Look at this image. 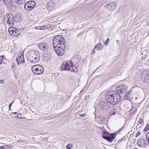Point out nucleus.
<instances>
[{"mask_svg": "<svg viewBox=\"0 0 149 149\" xmlns=\"http://www.w3.org/2000/svg\"><path fill=\"white\" fill-rule=\"evenodd\" d=\"M53 44L55 51L59 56L63 55L64 53L65 48V41L63 36H57L53 38Z\"/></svg>", "mask_w": 149, "mask_h": 149, "instance_id": "f257e3e1", "label": "nucleus"}, {"mask_svg": "<svg viewBox=\"0 0 149 149\" xmlns=\"http://www.w3.org/2000/svg\"><path fill=\"white\" fill-rule=\"evenodd\" d=\"M105 98L108 103L113 105L116 104L120 102L122 97L119 93H116V92L110 91L107 92Z\"/></svg>", "mask_w": 149, "mask_h": 149, "instance_id": "f03ea898", "label": "nucleus"}, {"mask_svg": "<svg viewBox=\"0 0 149 149\" xmlns=\"http://www.w3.org/2000/svg\"><path fill=\"white\" fill-rule=\"evenodd\" d=\"M102 138L108 141L109 142H111L115 139V136L116 135V133L109 134L108 132L103 131L102 132Z\"/></svg>", "mask_w": 149, "mask_h": 149, "instance_id": "7ed1b4c3", "label": "nucleus"}, {"mask_svg": "<svg viewBox=\"0 0 149 149\" xmlns=\"http://www.w3.org/2000/svg\"><path fill=\"white\" fill-rule=\"evenodd\" d=\"M4 19L5 22H6L8 25L11 26L13 25L14 19L13 16L11 13H9L6 15Z\"/></svg>", "mask_w": 149, "mask_h": 149, "instance_id": "20e7f679", "label": "nucleus"}, {"mask_svg": "<svg viewBox=\"0 0 149 149\" xmlns=\"http://www.w3.org/2000/svg\"><path fill=\"white\" fill-rule=\"evenodd\" d=\"M31 70L35 74H40L42 73L44 71L43 67L40 65H36L32 66Z\"/></svg>", "mask_w": 149, "mask_h": 149, "instance_id": "39448f33", "label": "nucleus"}, {"mask_svg": "<svg viewBox=\"0 0 149 149\" xmlns=\"http://www.w3.org/2000/svg\"><path fill=\"white\" fill-rule=\"evenodd\" d=\"M36 3L33 1H29L26 2L24 5V8L28 11H31L35 7Z\"/></svg>", "mask_w": 149, "mask_h": 149, "instance_id": "423d86ee", "label": "nucleus"}, {"mask_svg": "<svg viewBox=\"0 0 149 149\" xmlns=\"http://www.w3.org/2000/svg\"><path fill=\"white\" fill-rule=\"evenodd\" d=\"M40 60V56L39 53L36 51H35L33 56L31 58L30 62L31 63H37Z\"/></svg>", "mask_w": 149, "mask_h": 149, "instance_id": "0eeeda50", "label": "nucleus"}, {"mask_svg": "<svg viewBox=\"0 0 149 149\" xmlns=\"http://www.w3.org/2000/svg\"><path fill=\"white\" fill-rule=\"evenodd\" d=\"M127 87L124 85H120L119 86H117L116 88V90L117 93H124L127 91Z\"/></svg>", "mask_w": 149, "mask_h": 149, "instance_id": "6e6552de", "label": "nucleus"}, {"mask_svg": "<svg viewBox=\"0 0 149 149\" xmlns=\"http://www.w3.org/2000/svg\"><path fill=\"white\" fill-rule=\"evenodd\" d=\"M116 3L115 2H111L106 5L104 8L106 9L109 10H113L115 9Z\"/></svg>", "mask_w": 149, "mask_h": 149, "instance_id": "1a4fd4ad", "label": "nucleus"}, {"mask_svg": "<svg viewBox=\"0 0 149 149\" xmlns=\"http://www.w3.org/2000/svg\"><path fill=\"white\" fill-rule=\"evenodd\" d=\"M71 63L73 64L72 62L71 61L63 62L61 66V69L64 70H68V69H69V67L70 66V65L69 64L70 63L71 65Z\"/></svg>", "mask_w": 149, "mask_h": 149, "instance_id": "9d476101", "label": "nucleus"}, {"mask_svg": "<svg viewBox=\"0 0 149 149\" xmlns=\"http://www.w3.org/2000/svg\"><path fill=\"white\" fill-rule=\"evenodd\" d=\"M16 61L18 64H22L24 62L23 53L19 54L17 57Z\"/></svg>", "mask_w": 149, "mask_h": 149, "instance_id": "9b49d317", "label": "nucleus"}, {"mask_svg": "<svg viewBox=\"0 0 149 149\" xmlns=\"http://www.w3.org/2000/svg\"><path fill=\"white\" fill-rule=\"evenodd\" d=\"M8 32L11 36H14L18 34V30L15 27H10L8 29Z\"/></svg>", "mask_w": 149, "mask_h": 149, "instance_id": "f8f14e48", "label": "nucleus"}, {"mask_svg": "<svg viewBox=\"0 0 149 149\" xmlns=\"http://www.w3.org/2000/svg\"><path fill=\"white\" fill-rule=\"evenodd\" d=\"M38 47L40 50L45 52H47L49 48L47 44L45 43H41L39 44Z\"/></svg>", "mask_w": 149, "mask_h": 149, "instance_id": "ddd939ff", "label": "nucleus"}, {"mask_svg": "<svg viewBox=\"0 0 149 149\" xmlns=\"http://www.w3.org/2000/svg\"><path fill=\"white\" fill-rule=\"evenodd\" d=\"M35 50H30L28 52L25 54V57L26 59L30 62L31 60V58L33 56V55L34 54Z\"/></svg>", "mask_w": 149, "mask_h": 149, "instance_id": "4468645a", "label": "nucleus"}, {"mask_svg": "<svg viewBox=\"0 0 149 149\" xmlns=\"http://www.w3.org/2000/svg\"><path fill=\"white\" fill-rule=\"evenodd\" d=\"M55 5V3L53 1H50L47 4L46 7L47 9L50 11L54 9Z\"/></svg>", "mask_w": 149, "mask_h": 149, "instance_id": "2eb2a0df", "label": "nucleus"}, {"mask_svg": "<svg viewBox=\"0 0 149 149\" xmlns=\"http://www.w3.org/2000/svg\"><path fill=\"white\" fill-rule=\"evenodd\" d=\"M6 5L9 7L11 5V2L8 1L7 0H0V5Z\"/></svg>", "mask_w": 149, "mask_h": 149, "instance_id": "dca6fc26", "label": "nucleus"}, {"mask_svg": "<svg viewBox=\"0 0 149 149\" xmlns=\"http://www.w3.org/2000/svg\"><path fill=\"white\" fill-rule=\"evenodd\" d=\"M144 73H143L141 74V77L143 79L144 78L143 81L144 82L146 83V80L147 79H149V71L147 72L146 73V76L144 75Z\"/></svg>", "mask_w": 149, "mask_h": 149, "instance_id": "f3484780", "label": "nucleus"}, {"mask_svg": "<svg viewBox=\"0 0 149 149\" xmlns=\"http://www.w3.org/2000/svg\"><path fill=\"white\" fill-rule=\"evenodd\" d=\"M70 71L73 72H76L77 71V67L73 65H71L69 67V69H68Z\"/></svg>", "mask_w": 149, "mask_h": 149, "instance_id": "a211bd4d", "label": "nucleus"}, {"mask_svg": "<svg viewBox=\"0 0 149 149\" xmlns=\"http://www.w3.org/2000/svg\"><path fill=\"white\" fill-rule=\"evenodd\" d=\"M137 108L135 107H132L129 111V113L130 115H134V113L136 112Z\"/></svg>", "mask_w": 149, "mask_h": 149, "instance_id": "6ab92c4d", "label": "nucleus"}, {"mask_svg": "<svg viewBox=\"0 0 149 149\" xmlns=\"http://www.w3.org/2000/svg\"><path fill=\"white\" fill-rule=\"evenodd\" d=\"M119 109L118 107H116L115 108H114V111H110L109 113V115L110 116H111L113 115H115L117 112V110Z\"/></svg>", "mask_w": 149, "mask_h": 149, "instance_id": "aec40b11", "label": "nucleus"}, {"mask_svg": "<svg viewBox=\"0 0 149 149\" xmlns=\"http://www.w3.org/2000/svg\"><path fill=\"white\" fill-rule=\"evenodd\" d=\"M130 92L129 91L124 96V99L126 100H129L130 99Z\"/></svg>", "mask_w": 149, "mask_h": 149, "instance_id": "412c9836", "label": "nucleus"}, {"mask_svg": "<svg viewBox=\"0 0 149 149\" xmlns=\"http://www.w3.org/2000/svg\"><path fill=\"white\" fill-rule=\"evenodd\" d=\"M100 46H101V43H98L95 45V46L94 47V49H95L96 48H98L97 49H98V50H99L100 49Z\"/></svg>", "mask_w": 149, "mask_h": 149, "instance_id": "4be33fe9", "label": "nucleus"}, {"mask_svg": "<svg viewBox=\"0 0 149 149\" xmlns=\"http://www.w3.org/2000/svg\"><path fill=\"white\" fill-rule=\"evenodd\" d=\"M9 148L8 145H5L0 146V149H7Z\"/></svg>", "mask_w": 149, "mask_h": 149, "instance_id": "5701e85b", "label": "nucleus"}, {"mask_svg": "<svg viewBox=\"0 0 149 149\" xmlns=\"http://www.w3.org/2000/svg\"><path fill=\"white\" fill-rule=\"evenodd\" d=\"M72 147V145L70 144H68L66 146L67 149H71V148Z\"/></svg>", "mask_w": 149, "mask_h": 149, "instance_id": "b1692460", "label": "nucleus"}, {"mask_svg": "<svg viewBox=\"0 0 149 149\" xmlns=\"http://www.w3.org/2000/svg\"><path fill=\"white\" fill-rule=\"evenodd\" d=\"M149 130V124L148 125H147L146 127L144 129V130L145 131H147Z\"/></svg>", "mask_w": 149, "mask_h": 149, "instance_id": "393cba45", "label": "nucleus"}, {"mask_svg": "<svg viewBox=\"0 0 149 149\" xmlns=\"http://www.w3.org/2000/svg\"><path fill=\"white\" fill-rule=\"evenodd\" d=\"M146 139L149 144V132L146 135Z\"/></svg>", "mask_w": 149, "mask_h": 149, "instance_id": "a878e982", "label": "nucleus"}, {"mask_svg": "<svg viewBox=\"0 0 149 149\" xmlns=\"http://www.w3.org/2000/svg\"><path fill=\"white\" fill-rule=\"evenodd\" d=\"M3 60V57L2 56H0V65L2 63Z\"/></svg>", "mask_w": 149, "mask_h": 149, "instance_id": "bb28decb", "label": "nucleus"}, {"mask_svg": "<svg viewBox=\"0 0 149 149\" xmlns=\"http://www.w3.org/2000/svg\"><path fill=\"white\" fill-rule=\"evenodd\" d=\"M109 40V38H108L107 39L106 41H105L104 44L105 45L107 46L108 45V41Z\"/></svg>", "mask_w": 149, "mask_h": 149, "instance_id": "cd10ccee", "label": "nucleus"}, {"mask_svg": "<svg viewBox=\"0 0 149 149\" xmlns=\"http://www.w3.org/2000/svg\"><path fill=\"white\" fill-rule=\"evenodd\" d=\"M139 122L140 124H141L143 123V120L141 118H140L139 120Z\"/></svg>", "mask_w": 149, "mask_h": 149, "instance_id": "c85d7f7f", "label": "nucleus"}, {"mask_svg": "<svg viewBox=\"0 0 149 149\" xmlns=\"http://www.w3.org/2000/svg\"><path fill=\"white\" fill-rule=\"evenodd\" d=\"M17 1L19 3H22L23 2H25L24 0H17Z\"/></svg>", "mask_w": 149, "mask_h": 149, "instance_id": "c756f323", "label": "nucleus"}, {"mask_svg": "<svg viewBox=\"0 0 149 149\" xmlns=\"http://www.w3.org/2000/svg\"><path fill=\"white\" fill-rule=\"evenodd\" d=\"M40 28V30H44L45 29L47 28V27L45 26H41Z\"/></svg>", "mask_w": 149, "mask_h": 149, "instance_id": "7c9ffc66", "label": "nucleus"}, {"mask_svg": "<svg viewBox=\"0 0 149 149\" xmlns=\"http://www.w3.org/2000/svg\"><path fill=\"white\" fill-rule=\"evenodd\" d=\"M146 82L147 83V85H149V79H147L146 80Z\"/></svg>", "mask_w": 149, "mask_h": 149, "instance_id": "2f4dec72", "label": "nucleus"}, {"mask_svg": "<svg viewBox=\"0 0 149 149\" xmlns=\"http://www.w3.org/2000/svg\"><path fill=\"white\" fill-rule=\"evenodd\" d=\"M86 114H81L79 115L80 117H84L85 116Z\"/></svg>", "mask_w": 149, "mask_h": 149, "instance_id": "473e14b6", "label": "nucleus"}, {"mask_svg": "<svg viewBox=\"0 0 149 149\" xmlns=\"http://www.w3.org/2000/svg\"><path fill=\"white\" fill-rule=\"evenodd\" d=\"M95 49H94V50L91 52V54H95Z\"/></svg>", "mask_w": 149, "mask_h": 149, "instance_id": "72a5a7b5", "label": "nucleus"}, {"mask_svg": "<svg viewBox=\"0 0 149 149\" xmlns=\"http://www.w3.org/2000/svg\"><path fill=\"white\" fill-rule=\"evenodd\" d=\"M145 141L144 140H142L141 142V143H144L145 145H146V143L145 142Z\"/></svg>", "mask_w": 149, "mask_h": 149, "instance_id": "f704fd0d", "label": "nucleus"}, {"mask_svg": "<svg viewBox=\"0 0 149 149\" xmlns=\"http://www.w3.org/2000/svg\"><path fill=\"white\" fill-rule=\"evenodd\" d=\"M4 81L3 79L1 80L0 81V83L1 84H3L4 83Z\"/></svg>", "mask_w": 149, "mask_h": 149, "instance_id": "c9c22d12", "label": "nucleus"}, {"mask_svg": "<svg viewBox=\"0 0 149 149\" xmlns=\"http://www.w3.org/2000/svg\"><path fill=\"white\" fill-rule=\"evenodd\" d=\"M140 133L139 132H138L136 134V136H139L140 135Z\"/></svg>", "mask_w": 149, "mask_h": 149, "instance_id": "e433bc0d", "label": "nucleus"}, {"mask_svg": "<svg viewBox=\"0 0 149 149\" xmlns=\"http://www.w3.org/2000/svg\"><path fill=\"white\" fill-rule=\"evenodd\" d=\"M40 27L41 26H37L36 27V29H40Z\"/></svg>", "mask_w": 149, "mask_h": 149, "instance_id": "4c0bfd02", "label": "nucleus"}, {"mask_svg": "<svg viewBox=\"0 0 149 149\" xmlns=\"http://www.w3.org/2000/svg\"><path fill=\"white\" fill-rule=\"evenodd\" d=\"M12 103H11L9 105V110H10V107H11L12 105Z\"/></svg>", "mask_w": 149, "mask_h": 149, "instance_id": "58836bf2", "label": "nucleus"}, {"mask_svg": "<svg viewBox=\"0 0 149 149\" xmlns=\"http://www.w3.org/2000/svg\"><path fill=\"white\" fill-rule=\"evenodd\" d=\"M139 124L138 123H137V126H136V128H139Z\"/></svg>", "mask_w": 149, "mask_h": 149, "instance_id": "ea45409f", "label": "nucleus"}, {"mask_svg": "<svg viewBox=\"0 0 149 149\" xmlns=\"http://www.w3.org/2000/svg\"><path fill=\"white\" fill-rule=\"evenodd\" d=\"M13 113L15 114V115L17 114V112H13L12 113Z\"/></svg>", "mask_w": 149, "mask_h": 149, "instance_id": "a19ab883", "label": "nucleus"}, {"mask_svg": "<svg viewBox=\"0 0 149 149\" xmlns=\"http://www.w3.org/2000/svg\"><path fill=\"white\" fill-rule=\"evenodd\" d=\"M8 146V147L9 148H10V149L11 148H12V147L10 146Z\"/></svg>", "mask_w": 149, "mask_h": 149, "instance_id": "79ce46f5", "label": "nucleus"}, {"mask_svg": "<svg viewBox=\"0 0 149 149\" xmlns=\"http://www.w3.org/2000/svg\"><path fill=\"white\" fill-rule=\"evenodd\" d=\"M103 120H102V123H103V121H104V119H105V118H104L103 119L102 118Z\"/></svg>", "mask_w": 149, "mask_h": 149, "instance_id": "37998d69", "label": "nucleus"}, {"mask_svg": "<svg viewBox=\"0 0 149 149\" xmlns=\"http://www.w3.org/2000/svg\"><path fill=\"white\" fill-rule=\"evenodd\" d=\"M16 117L18 118H20V117H19L18 116H16Z\"/></svg>", "mask_w": 149, "mask_h": 149, "instance_id": "c03bdc74", "label": "nucleus"}, {"mask_svg": "<svg viewBox=\"0 0 149 149\" xmlns=\"http://www.w3.org/2000/svg\"><path fill=\"white\" fill-rule=\"evenodd\" d=\"M12 68L13 67V65H12Z\"/></svg>", "mask_w": 149, "mask_h": 149, "instance_id": "a18cd8bd", "label": "nucleus"}, {"mask_svg": "<svg viewBox=\"0 0 149 149\" xmlns=\"http://www.w3.org/2000/svg\"><path fill=\"white\" fill-rule=\"evenodd\" d=\"M135 149H137V148H136Z\"/></svg>", "mask_w": 149, "mask_h": 149, "instance_id": "49530a36", "label": "nucleus"}]
</instances>
